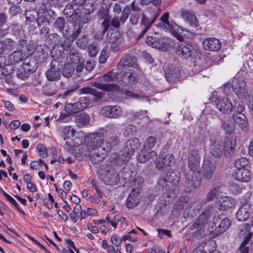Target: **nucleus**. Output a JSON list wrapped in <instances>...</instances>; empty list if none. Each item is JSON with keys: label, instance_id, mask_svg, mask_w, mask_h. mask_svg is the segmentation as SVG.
Segmentation results:
<instances>
[{"label": "nucleus", "instance_id": "nucleus-15", "mask_svg": "<svg viewBox=\"0 0 253 253\" xmlns=\"http://www.w3.org/2000/svg\"><path fill=\"white\" fill-rule=\"evenodd\" d=\"M100 113L106 117L117 118L122 115L123 112L118 106H107L101 109Z\"/></svg>", "mask_w": 253, "mask_h": 253}, {"label": "nucleus", "instance_id": "nucleus-5", "mask_svg": "<svg viewBox=\"0 0 253 253\" xmlns=\"http://www.w3.org/2000/svg\"><path fill=\"white\" fill-rule=\"evenodd\" d=\"M98 135L99 136V135ZM120 135V133L116 128L113 130L110 128L105 136V140H103V136L101 135L103 143L102 144H100V146L104 147L105 151L109 153L112 147L117 146L119 143Z\"/></svg>", "mask_w": 253, "mask_h": 253}, {"label": "nucleus", "instance_id": "nucleus-14", "mask_svg": "<svg viewBox=\"0 0 253 253\" xmlns=\"http://www.w3.org/2000/svg\"><path fill=\"white\" fill-rule=\"evenodd\" d=\"M136 62V59L135 57L130 55H125L118 63V71L125 72L126 69H129L130 67L137 68L138 65Z\"/></svg>", "mask_w": 253, "mask_h": 253}, {"label": "nucleus", "instance_id": "nucleus-22", "mask_svg": "<svg viewBox=\"0 0 253 253\" xmlns=\"http://www.w3.org/2000/svg\"><path fill=\"white\" fill-rule=\"evenodd\" d=\"M203 47L206 50L215 51L218 50L221 46L219 41L214 38H207L203 42Z\"/></svg>", "mask_w": 253, "mask_h": 253}, {"label": "nucleus", "instance_id": "nucleus-3", "mask_svg": "<svg viewBox=\"0 0 253 253\" xmlns=\"http://www.w3.org/2000/svg\"><path fill=\"white\" fill-rule=\"evenodd\" d=\"M161 22L159 24L163 30L165 31H169L173 32L175 37L180 41H183L182 36L179 33V30L181 31V28L176 24L172 20L170 19L169 13L165 12L160 18Z\"/></svg>", "mask_w": 253, "mask_h": 253}, {"label": "nucleus", "instance_id": "nucleus-60", "mask_svg": "<svg viewBox=\"0 0 253 253\" xmlns=\"http://www.w3.org/2000/svg\"><path fill=\"white\" fill-rule=\"evenodd\" d=\"M78 87L79 85L78 84H75L74 85L71 86L69 88H68L63 94H61L60 96L62 98H65L66 96L69 95L72 92L75 91Z\"/></svg>", "mask_w": 253, "mask_h": 253}, {"label": "nucleus", "instance_id": "nucleus-59", "mask_svg": "<svg viewBox=\"0 0 253 253\" xmlns=\"http://www.w3.org/2000/svg\"><path fill=\"white\" fill-rule=\"evenodd\" d=\"M174 160V156L171 154L167 155L163 159V165L167 167L169 166Z\"/></svg>", "mask_w": 253, "mask_h": 253}, {"label": "nucleus", "instance_id": "nucleus-50", "mask_svg": "<svg viewBox=\"0 0 253 253\" xmlns=\"http://www.w3.org/2000/svg\"><path fill=\"white\" fill-rule=\"evenodd\" d=\"M4 47L9 51L13 50L15 45V42L10 39H6L3 41Z\"/></svg>", "mask_w": 253, "mask_h": 253}, {"label": "nucleus", "instance_id": "nucleus-6", "mask_svg": "<svg viewBox=\"0 0 253 253\" xmlns=\"http://www.w3.org/2000/svg\"><path fill=\"white\" fill-rule=\"evenodd\" d=\"M117 80L122 81L125 85H133L138 82L136 73L131 69H126L125 72L118 71L115 73Z\"/></svg>", "mask_w": 253, "mask_h": 253}, {"label": "nucleus", "instance_id": "nucleus-58", "mask_svg": "<svg viewBox=\"0 0 253 253\" xmlns=\"http://www.w3.org/2000/svg\"><path fill=\"white\" fill-rule=\"evenodd\" d=\"M111 241L112 243L116 247H119L121 244L123 240L122 239V238H119V236L115 234L111 236Z\"/></svg>", "mask_w": 253, "mask_h": 253}, {"label": "nucleus", "instance_id": "nucleus-53", "mask_svg": "<svg viewBox=\"0 0 253 253\" xmlns=\"http://www.w3.org/2000/svg\"><path fill=\"white\" fill-rule=\"evenodd\" d=\"M103 80L106 82H114L117 80L115 77V73H114L112 71H110L103 76Z\"/></svg>", "mask_w": 253, "mask_h": 253}, {"label": "nucleus", "instance_id": "nucleus-42", "mask_svg": "<svg viewBox=\"0 0 253 253\" xmlns=\"http://www.w3.org/2000/svg\"><path fill=\"white\" fill-rule=\"evenodd\" d=\"M110 26V19H105L101 23V26L102 28V30L100 32L99 35H95L94 38L96 39H99L101 38L104 34L108 30Z\"/></svg>", "mask_w": 253, "mask_h": 253}, {"label": "nucleus", "instance_id": "nucleus-20", "mask_svg": "<svg viewBox=\"0 0 253 253\" xmlns=\"http://www.w3.org/2000/svg\"><path fill=\"white\" fill-rule=\"evenodd\" d=\"M210 153L214 157H220L223 151L222 141L218 138L211 139Z\"/></svg>", "mask_w": 253, "mask_h": 253}, {"label": "nucleus", "instance_id": "nucleus-44", "mask_svg": "<svg viewBox=\"0 0 253 253\" xmlns=\"http://www.w3.org/2000/svg\"><path fill=\"white\" fill-rule=\"evenodd\" d=\"M156 142L157 139L155 137L150 136L146 139L142 148L151 150L154 147Z\"/></svg>", "mask_w": 253, "mask_h": 253}, {"label": "nucleus", "instance_id": "nucleus-27", "mask_svg": "<svg viewBox=\"0 0 253 253\" xmlns=\"http://www.w3.org/2000/svg\"><path fill=\"white\" fill-rule=\"evenodd\" d=\"M221 126L224 130L225 133L230 135L235 131L236 126L231 117H228L227 119L221 121Z\"/></svg>", "mask_w": 253, "mask_h": 253}, {"label": "nucleus", "instance_id": "nucleus-21", "mask_svg": "<svg viewBox=\"0 0 253 253\" xmlns=\"http://www.w3.org/2000/svg\"><path fill=\"white\" fill-rule=\"evenodd\" d=\"M216 207L220 210L225 211L235 207V200L229 196L222 197L216 203Z\"/></svg>", "mask_w": 253, "mask_h": 253}, {"label": "nucleus", "instance_id": "nucleus-33", "mask_svg": "<svg viewBox=\"0 0 253 253\" xmlns=\"http://www.w3.org/2000/svg\"><path fill=\"white\" fill-rule=\"evenodd\" d=\"M139 202L138 195L135 192V190L133 189L129 194L126 199V207L128 208L132 209L138 204Z\"/></svg>", "mask_w": 253, "mask_h": 253}, {"label": "nucleus", "instance_id": "nucleus-24", "mask_svg": "<svg viewBox=\"0 0 253 253\" xmlns=\"http://www.w3.org/2000/svg\"><path fill=\"white\" fill-rule=\"evenodd\" d=\"M181 15L184 21L191 27L197 28L198 27L199 21L193 11H183L181 12Z\"/></svg>", "mask_w": 253, "mask_h": 253}, {"label": "nucleus", "instance_id": "nucleus-1", "mask_svg": "<svg viewBox=\"0 0 253 253\" xmlns=\"http://www.w3.org/2000/svg\"><path fill=\"white\" fill-rule=\"evenodd\" d=\"M93 136L92 141L95 147L90 152V160L93 164H99L107 156L108 153L104 147L100 146V144L103 143L102 136L97 134H93Z\"/></svg>", "mask_w": 253, "mask_h": 253}, {"label": "nucleus", "instance_id": "nucleus-23", "mask_svg": "<svg viewBox=\"0 0 253 253\" xmlns=\"http://www.w3.org/2000/svg\"><path fill=\"white\" fill-rule=\"evenodd\" d=\"M201 185V182L197 179L196 176L185 175V181L184 186L185 190L187 192H191L193 189L198 187Z\"/></svg>", "mask_w": 253, "mask_h": 253}, {"label": "nucleus", "instance_id": "nucleus-12", "mask_svg": "<svg viewBox=\"0 0 253 253\" xmlns=\"http://www.w3.org/2000/svg\"><path fill=\"white\" fill-rule=\"evenodd\" d=\"M176 53L181 58L188 59L195 57L197 51L189 45L180 44L176 47Z\"/></svg>", "mask_w": 253, "mask_h": 253}, {"label": "nucleus", "instance_id": "nucleus-49", "mask_svg": "<svg viewBox=\"0 0 253 253\" xmlns=\"http://www.w3.org/2000/svg\"><path fill=\"white\" fill-rule=\"evenodd\" d=\"M120 39V36L119 34L117 32L112 33L110 35L107 34V41L111 44L116 43L117 42H119Z\"/></svg>", "mask_w": 253, "mask_h": 253}, {"label": "nucleus", "instance_id": "nucleus-38", "mask_svg": "<svg viewBox=\"0 0 253 253\" xmlns=\"http://www.w3.org/2000/svg\"><path fill=\"white\" fill-rule=\"evenodd\" d=\"M76 130L71 126H65L62 131V136L64 140H70V138L74 136Z\"/></svg>", "mask_w": 253, "mask_h": 253}, {"label": "nucleus", "instance_id": "nucleus-45", "mask_svg": "<svg viewBox=\"0 0 253 253\" xmlns=\"http://www.w3.org/2000/svg\"><path fill=\"white\" fill-rule=\"evenodd\" d=\"M75 71V68L72 64H68L65 65L63 70L62 75L66 78L71 77Z\"/></svg>", "mask_w": 253, "mask_h": 253}, {"label": "nucleus", "instance_id": "nucleus-9", "mask_svg": "<svg viewBox=\"0 0 253 253\" xmlns=\"http://www.w3.org/2000/svg\"><path fill=\"white\" fill-rule=\"evenodd\" d=\"M201 156L197 150L191 151L188 155L187 164L190 170L194 173L200 174Z\"/></svg>", "mask_w": 253, "mask_h": 253}, {"label": "nucleus", "instance_id": "nucleus-61", "mask_svg": "<svg viewBox=\"0 0 253 253\" xmlns=\"http://www.w3.org/2000/svg\"><path fill=\"white\" fill-rule=\"evenodd\" d=\"M108 55L107 52L105 49H103L100 53L99 58V62L100 63L103 64L105 63L108 59Z\"/></svg>", "mask_w": 253, "mask_h": 253}, {"label": "nucleus", "instance_id": "nucleus-30", "mask_svg": "<svg viewBox=\"0 0 253 253\" xmlns=\"http://www.w3.org/2000/svg\"><path fill=\"white\" fill-rule=\"evenodd\" d=\"M25 58V53L21 50L14 51L8 56V62L11 64L18 63L23 61Z\"/></svg>", "mask_w": 253, "mask_h": 253}, {"label": "nucleus", "instance_id": "nucleus-57", "mask_svg": "<svg viewBox=\"0 0 253 253\" xmlns=\"http://www.w3.org/2000/svg\"><path fill=\"white\" fill-rule=\"evenodd\" d=\"M65 25V20L63 17L58 18L54 23V27L61 31L63 30Z\"/></svg>", "mask_w": 253, "mask_h": 253}, {"label": "nucleus", "instance_id": "nucleus-19", "mask_svg": "<svg viewBox=\"0 0 253 253\" xmlns=\"http://www.w3.org/2000/svg\"><path fill=\"white\" fill-rule=\"evenodd\" d=\"M234 123L244 131L247 132L249 130V125L248 122L247 117L242 113L236 112L232 117Z\"/></svg>", "mask_w": 253, "mask_h": 253}, {"label": "nucleus", "instance_id": "nucleus-43", "mask_svg": "<svg viewBox=\"0 0 253 253\" xmlns=\"http://www.w3.org/2000/svg\"><path fill=\"white\" fill-rule=\"evenodd\" d=\"M251 236V234H248L246 238L240 245L238 250V253H249L250 248L247 245L250 239Z\"/></svg>", "mask_w": 253, "mask_h": 253}, {"label": "nucleus", "instance_id": "nucleus-64", "mask_svg": "<svg viewBox=\"0 0 253 253\" xmlns=\"http://www.w3.org/2000/svg\"><path fill=\"white\" fill-rule=\"evenodd\" d=\"M139 20V16L137 13H132L130 17V22L133 25H136L138 23Z\"/></svg>", "mask_w": 253, "mask_h": 253}, {"label": "nucleus", "instance_id": "nucleus-35", "mask_svg": "<svg viewBox=\"0 0 253 253\" xmlns=\"http://www.w3.org/2000/svg\"><path fill=\"white\" fill-rule=\"evenodd\" d=\"M95 86L104 91H116L119 90L118 85L114 84L96 83Z\"/></svg>", "mask_w": 253, "mask_h": 253}, {"label": "nucleus", "instance_id": "nucleus-18", "mask_svg": "<svg viewBox=\"0 0 253 253\" xmlns=\"http://www.w3.org/2000/svg\"><path fill=\"white\" fill-rule=\"evenodd\" d=\"M157 158V153L153 150L141 148L137 160L139 162L145 163L148 161H153Z\"/></svg>", "mask_w": 253, "mask_h": 253}, {"label": "nucleus", "instance_id": "nucleus-4", "mask_svg": "<svg viewBox=\"0 0 253 253\" xmlns=\"http://www.w3.org/2000/svg\"><path fill=\"white\" fill-rule=\"evenodd\" d=\"M158 13L153 9H148L141 16L140 28L141 30L139 37L143 36L155 22L158 16Z\"/></svg>", "mask_w": 253, "mask_h": 253}, {"label": "nucleus", "instance_id": "nucleus-46", "mask_svg": "<svg viewBox=\"0 0 253 253\" xmlns=\"http://www.w3.org/2000/svg\"><path fill=\"white\" fill-rule=\"evenodd\" d=\"M249 163V161L248 159L243 157L236 160L235 161V166L238 169H244V168L248 166Z\"/></svg>", "mask_w": 253, "mask_h": 253}, {"label": "nucleus", "instance_id": "nucleus-62", "mask_svg": "<svg viewBox=\"0 0 253 253\" xmlns=\"http://www.w3.org/2000/svg\"><path fill=\"white\" fill-rule=\"evenodd\" d=\"M155 164L157 169L159 170H163L167 167L166 165H163V161L160 159L156 160Z\"/></svg>", "mask_w": 253, "mask_h": 253}, {"label": "nucleus", "instance_id": "nucleus-48", "mask_svg": "<svg viewBox=\"0 0 253 253\" xmlns=\"http://www.w3.org/2000/svg\"><path fill=\"white\" fill-rule=\"evenodd\" d=\"M11 27L13 35L17 38H21L24 32L20 26L18 24H12Z\"/></svg>", "mask_w": 253, "mask_h": 253}, {"label": "nucleus", "instance_id": "nucleus-7", "mask_svg": "<svg viewBox=\"0 0 253 253\" xmlns=\"http://www.w3.org/2000/svg\"><path fill=\"white\" fill-rule=\"evenodd\" d=\"M146 42L149 45L163 51H166L170 47V40L166 37L149 36L147 38Z\"/></svg>", "mask_w": 253, "mask_h": 253}, {"label": "nucleus", "instance_id": "nucleus-8", "mask_svg": "<svg viewBox=\"0 0 253 253\" xmlns=\"http://www.w3.org/2000/svg\"><path fill=\"white\" fill-rule=\"evenodd\" d=\"M213 212V208L211 207L205 208L193 224V227L199 229L205 228L208 225Z\"/></svg>", "mask_w": 253, "mask_h": 253}, {"label": "nucleus", "instance_id": "nucleus-51", "mask_svg": "<svg viewBox=\"0 0 253 253\" xmlns=\"http://www.w3.org/2000/svg\"><path fill=\"white\" fill-rule=\"evenodd\" d=\"M87 51L90 56H95L97 54L98 52L97 45L94 43L90 44L88 46Z\"/></svg>", "mask_w": 253, "mask_h": 253}, {"label": "nucleus", "instance_id": "nucleus-37", "mask_svg": "<svg viewBox=\"0 0 253 253\" xmlns=\"http://www.w3.org/2000/svg\"><path fill=\"white\" fill-rule=\"evenodd\" d=\"M165 177L167 182L171 183L173 186L178 185L180 181L179 173H177L175 172H168Z\"/></svg>", "mask_w": 253, "mask_h": 253}, {"label": "nucleus", "instance_id": "nucleus-40", "mask_svg": "<svg viewBox=\"0 0 253 253\" xmlns=\"http://www.w3.org/2000/svg\"><path fill=\"white\" fill-rule=\"evenodd\" d=\"M65 111L68 115L76 114L80 111L81 110L77 103H68L66 104L64 107Z\"/></svg>", "mask_w": 253, "mask_h": 253}, {"label": "nucleus", "instance_id": "nucleus-29", "mask_svg": "<svg viewBox=\"0 0 253 253\" xmlns=\"http://www.w3.org/2000/svg\"><path fill=\"white\" fill-rule=\"evenodd\" d=\"M234 176L238 181L247 182L251 179V173L247 169H238Z\"/></svg>", "mask_w": 253, "mask_h": 253}, {"label": "nucleus", "instance_id": "nucleus-28", "mask_svg": "<svg viewBox=\"0 0 253 253\" xmlns=\"http://www.w3.org/2000/svg\"><path fill=\"white\" fill-rule=\"evenodd\" d=\"M180 70L172 66H169L166 70V78L169 82H175L179 79Z\"/></svg>", "mask_w": 253, "mask_h": 253}, {"label": "nucleus", "instance_id": "nucleus-13", "mask_svg": "<svg viewBox=\"0 0 253 253\" xmlns=\"http://www.w3.org/2000/svg\"><path fill=\"white\" fill-rule=\"evenodd\" d=\"M215 169L216 167L214 164L208 160H205L202 166L201 172H200V173L203 179L209 180L213 175Z\"/></svg>", "mask_w": 253, "mask_h": 253}, {"label": "nucleus", "instance_id": "nucleus-16", "mask_svg": "<svg viewBox=\"0 0 253 253\" xmlns=\"http://www.w3.org/2000/svg\"><path fill=\"white\" fill-rule=\"evenodd\" d=\"M252 212L251 204L246 202L240 207L236 213V217L239 221H244L250 217Z\"/></svg>", "mask_w": 253, "mask_h": 253}, {"label": "nucleus", "instance_id": "nucleus-36", "mask_svg": "<svg viewBox=\"0 0 253 253\" xmlns=\"http://www.w3.org/2000/svg\"><path fill=\"white\" fill-rule=\"evenodd\" d=\"M81 92L84 94H90L93 95L95 97V100L100 99L103 96V93L102 92L90 87H85L81 88Z\"/></svg>", "mask_w": 253, "mask_h": 253}, {"label": "nucleus", "instance_id": "nucleus-32", "mask_svg": "<svg viewBox=\"0 0 253 253\" xmlns=\"http://www.w3.org/2000/svg\"><path fill=\"white\" fill-rule=\"evenodd\" d=\"M129 13L124 10L123 11L120 17L115 16L112 19L110 24L115 28H118L120 26L121 24H123L125 23L126 20L127 19Z\"/></svg>", "mask_w": 253, "mask_h": 253}, {"label": "nucleus", "instance_id": "nucleus-10", "mask_svg": "<svg viewBox=\"0 0 253 253\" xmlns=\"http://www.w3.org/2000/svg\"><path fill=\"white\" fill-rule=\"evenodd\" d=\"M212 223L215 226L214 229L215 234L217 235L223 233L229 227L231 221L228 218H224L220 220L219 215L214 216L212 219Z\"/></svg>", "mask_w": 253, "mask_h": 253}, {"label": "nucleus", "instance_id": "nucleus-55", "mask_svg": "<svg viewBox=\"0 0 253 253\" xmlns=\"http://www.w3.org/2000/svg\"><path fill=\"white\" fill-rule=\"evenodd\" d=\"M23 67L24 72L28 74L33 73L36 70L35 67L32 66L30 62L24 63L23 65Z\"/></svg>", "mask_w": 253, "mask_h": 253}, {"label": "nucleus", "instance_id": "nucleus-52", "mask_svg": "<svg viewBox=\"0 0 253 253\" xmlns=\"http://www.w3.org/2000/svg\"><path fill=\"white\" fill-rule=\"evenodd\" d=\"M21 8L20 6L16 4L10 6L9 9V12L11 16H14L21 12Z\"/></svg>", "mask_w": 253, "mask_h": 253}, {"label": "nucleus", "instance_id": "nucleus-2", "mask_svg": "<svg viewBox=\"0 0 253 253\" xmlns=\"http://www.w3.org/2000/svg\"><path fill=\"white\" fill-rule=\"evenodd\" d=\"M231 86L239 98L246 100L249 98L250 96L247 90L246 82L243 80L234 78L232 84L229 83L226 84L224 87V92L228 93V90Z\"/></svg>", "mask_w": 253, "mask_h": 253}, {"label": "nucleus", "instance_id": "nucleus-41", "mask_svg": "<svg viewBox=\"0 0 253 253\" xmlns=\"http://www.w3.org/2000/svg\"><path fill=\"white\" fill-rule=\"evenodd\" d=\"M222 193L221 188L217 187L212 189L207 195V200L208 201L213 200Z\"/></svg>", "mask_w": 253, "mask_h": 253}, {"label": "nucleus", "instance_id": "nucleus-17", "mask_svg": "<svg viewBox=\"0 0 253 253\" xmlns=\"http://www.w3.org/2000/svg\"><path fill=\"white\" fill-rule=\"evenodd\" d=\"M141 142L137 138H133L128 140L123 150L124 154L128 156V158L130 159L131 156L134 154L135 151L139 148Z\"/></svg>", "mask_w": 253, "mask_h": 253}, {"label": "nucleus", "instance_id": "nucleus-56", "mask_svg": "<svg viewBox=\"0 0 253 253\" xmlns=\"http://www.w3.org/2000/svg\"><path fill=\"white\" fill-rule=\"evenodd\" d=\"M8 201H9L16 209L17 210L21 213L24 214V211L20 208L17 202L9 195L6 196L5 198Z\"/></svg>", "mask_w": 253, "mask_h": 253}, {"label": "nucleus", "instance_id": "nucleus-63", "mask_svg": "<svg viewBox=\"0 0 253 253\" xmlns=\"http://www.w3.org/2000/svg\"><path fill=\"white\" fill-rule=\"evenodd\" d=\"M158 234L161 238H163L165 236L170 237L171 236L170 230L164 229H158Z\"/></svg>", "mask_w": 253, "mask_h": 253}, {"label": "nucleus", "instance_id": "nucleus-25", "mask_svg": "<svg viewBox=\"0 0 253 253\" xmlns=\"http://www.w3.org/2000/svg\"><path fill=\"white\" fill-rule=\"evenodd\" d=\"M45 75L48 81H57L60 78V69L58 67H56L52 62L50 68L46 72Z\"/></svg>", "mask_w": 253, "mask_h": 253}, {"label": "nucleus", "instance_id": "nucleus-47", "mask_svg": "<svg viewBox=\"0 0 253 253\" xmlns=\"http://www.w3.org/2000/svg\"><path fill=\"white\" fill-rule=\"evenodd\" d=\"M77 102L81 111H82L88 106L89 104V100L88 97L84 96L80 97Z\"/></svg>", "mask_w": 253, "mask_h": 253}, {"label": "nucleus", "instance_id": "nucleus-31", "mask_svg": "<svg viewBox=\"0 0 253 253\" xmlns=\"http://www.w3.org/2000/svg\"><path fill=\"white\" fill-rule=\"evenodd\" d=\"M90 119V117L87 114L82 113L76 115L75 123L77 126L82 127L88 125Z\"/></svg>", "mask_w": 253, "mask_h": 253}, {"label": "nucleus", "instance_id": "nucleus-11", "mask_svg": "<svg viewBox=\"0 0 253 253\" xmlns=\"http://www.w3.org/2000/svg\"><path fill=\"white\" fill-rule=\"evenodd\" d=\"M214 102L217 109L223 114H230L233 110L232 104L227 97L216 98Z\"/></svg>", "mask_w": 253, "mask_h": 253}, {"label": "nucleus", "instance_id": "nucleus-54", "mask_svg": "<svg viewBox=\"0 0 253 253\" xmlns=\"http://www.w3.org/2000/svg\"><path fill=\"white\" fill-rule=\"evenodd\" d=\"M37 149L38 151L40 156L42 158H46L47 157L48 154L46 149L42 144H38L37 146Z\"/></svg>", "mask_w": 253, "mask_h": 253}, {"label": "nucleus", "instance_id": "nucleus-39", "mask_svg": "<svg viewBox=\"0 0 253 253\" xmlns=\"http://www.w3.org/2000/svg\"><path fill=\"white\" fill-rule=\"evenodd\" d=\"M197 202H194L192 205H190L189 207L187 208L184 211V216L186 217H191L192 218L196 215L198 210L196 208V205Z\"/></svg>", "mask_w": 253, "mask_h": 253}, {"label": "nucleus", "instance_id": "nucleus-26", "mask_svg": "<svg viewBox=\"0 0 253 253\" xmlns=\"http://www.w3.org/2000/svg\"><path fill=\"white\" fill-rule=\"evenodd\" d=\"M110 163L113 165H120L122 164L124 162L128 161L129 159L128 156L124 154V152H122L121 154L117 153H113L111 154L109 158Z\"/></svg>", "mask_w": 253, "mask_h": 253}, {"label": "nucleus", "instance_id": "nucleus-34", "mask_svg": "<svg viewBox=\"0 0 253 253\" xmlns=\"http://www.w3.org/2000/svg\"><path fill=\"white\" fill-rule=\"evenodd\" d=\"M235 145L236 140L235 139L229 137L226 138L224 140L223 148L224 155L228 156V154H230V151L234 149Z\"/></svg>", "mask_w": 253, "mask_h": 253}]
</instances>
